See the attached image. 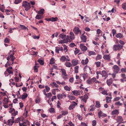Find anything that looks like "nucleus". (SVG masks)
I'll return each mask as SVG.
<instances>
[{"label":"nucleus","mask_w":126,"mask_h":126,"mask_svg":"<svg viewBox=\"0 0 126 126\" xmlns=\"http://www.w3.org/2000/svg\"><path fill=\"white\" fill-rule=\"evenodd\" d=\"M22 6L23 8H24L25 10L27 11L29 10L31 8L30 3L27 1H24L23 2Z\"/></svg>","instance_id":"nucleus-1"},{"label":"nucleus","mask_w":126,"mask_h":126,"mask_svg":"<svg viewBox=\"0 0 126 126\" xmlns=\"http://www.w3.org/2000/svg\"><path fill=\"white\" fill-rule=\"evenodd\" d=\"M123 46L120 45L119 43H117V45H115L113 47V49L114 51L120 50L123 48Z\"/></svg>","instance_id":"nucleus-2"},{"label":"nucleus","mask_w":126,"mask_h":126,"mask_svg":"<svg viewBox=\"0 0 126 126\" xmlns=\"http://www.w3.org/2000/svg\"><path fill=\"white\" fill-rule=\"evenodd\" d=\"M73 31L76 34L78 35L79 33H80V34H81V31L80 30L79 28L78 27H75Z\"/></svg>","instance_id":"nucleus-3"},{"label":"nucleus","mask_w":126,"mask_h":126,"mask_svg":"<svg viewBox=\"0 0 126 126\" xmlns=\"http://www.w3.org/2000/svg\"><path fill=\"white\" fill-rule=\"evenodd\" d=\"M19 126H28L30 125V123L28 120H26L23 121L22 123L19 122Z\"/></svg>","instance_id":"nucleus-4"},{"label":"nucleus","mask_w":126,"mask_h":126,"mask_svg":"<svg viewBox=\"0 0 126 126\" xmlns=\"http://www.w3.org/2000/svg\"><path fill=\"white\" fill-rule=\"evenodd\" d=\"M113 72L117 74L120 71V68L118 66L116 65H114L113 67Z\"/></svg>","instance_id":"nucleus-5"},{"label":"nucleus","mask_w":126,"mask_h":126,"mask_svg":"<svg viewBox=\"0 0 126 126\" xmlns=\"http://www.w3.org/2000/svg\"><path fill=\"white\" fill-rule=\"evenodd\" d=\"M57 98L59 100L61 99H63L64 98H65L66 96V94L63 93L62 94H58L57 95Z\"/></svg>","instance_id":"nucleus-6"},{"label":"nucleus","mask_w":126,"mask_h":126,"mask_svg":"<svg viewBox=\"0 0 126 126\" xmlns=\"http://www.w3.org/2000/svg\"><path fill=\"white\" fill-rule=\"evenodd\" d=\"M10 110L9 111V112L11 113L12 115L15 116L17 115L18 111H15L14 109L10 108Z\"/></svg>","instance_id":"nucleus-7"},{"label":"nucleus","mask_w":126,"mask_h":126,"mask_svg":"<svg viewBox=\"0 0 126 126\" xmlns=\"http://www.w3.org/2000/svg\"><path fill=\"white\" fill-rule=\"evenodd\" d=\"M96 78L94 77H93L91 79H88L87 81V83L89 84H93L95 81Z\"/></svg>","instance_id":"nucleus-8"},{"label":"nucleus","mask_w":126,"mask_h":126,"mask_svg":"<svg viewBox=\"0 0 126 126\" xmlns=\"http://www.w3.org/2000/svg\"><path fill=\"white\" fill-rule=\"evenodd\" d=\"M84 70L85 72H86V73H90L91 70V69L90 67L87 65H85L84 66Z\"/></svg>","instance_id":"nucleus-9"},{"label":"nucleus","mask_w":126,"mask_h":126,"mask_svg":"<svg viewBox=\"0 0 126 126\" xmlns=\"http://www.w3.org/2000/svg\"><path fill=\"white\" fill-rule=\"evenodd\" d=\"M79 47L82 51H85L87 49V47L84 46L83 44H80Z\"/></svg>","instance_id":"nucleus-10"},{"label":"nucleus","mask_w":126,"mask_h":126,"mask_svg":"<svg viewBox=\"0 0 126 126\" xmlns=\"http://www.w3.org/2000/svg\"><path fill=\"white\" fill-rule=\"evenodd\" d=\"M4 123L6 124L7 125L11 126L14 123V120H12V119H10L7 122H5Z\"/></svg>","instance_id":"nucleus-11"},{"label":"nucleus","mask_w":126,"mask_h":126,"mask_svg":"<svg viewBox=\"0 0 126 126\" xmlns=\"http://www.w3.org/2000/svg\"><path fill=\"white\" fill-rule=\"evenodd\" d=\"M55 52L58 53H59V51H62V52L63 51V49L62 47H55Z\"/></svg>","instance_id":"nucleus-12"},{"label":"nucleus","mask_w":126,"mask_h":126,"mask_svg":"<svg viewBox=\"0 0 126 126\" xmlns=\"http://www.w3.org/2000/svg\"><path fill=\"white\" fill-rule=\"evenodd\" d=\"M72 103L73 104L70 105L69 107V109L70 110L73 109L77 104V103L74 101H73Z\"/></svg>","instance_id":"nucleus-13"},{"label":"nucleus","mask_w":126,"mask_h":126,"mask_svg":"<svg viewBox=\"0 0 126 126\" xmlns=\"http://www.w3.org/2000/svg\"><path fill=\"white\" fill-rule=\"evenodd\" d=\"M81 41L83 43H86L87 41V38L86 36L82 34L80 37Z\"/></svg>","instance_id":"nucleus-14"},{"label":"nucleus","mask_w":126,"mask_h":126,"mask_svg":"<svg viewBox=\"0 0 126 126\" xmlns=\"http://www.w3.org/2000/svg\"><path fill=\"white\" fill-rule=\"evenodd\" d=\"M89 62V60L88 58H86L85 60H82L81 61V64L83 65L87 64Z\"/></svg>","instance_id":"nucleus-15"},{"label":"nucleus","mask_w":126,"mask_h":126,"mask_svg":"<svg viewBox=\"0 0 126 126\" xmlns=\"http://www.w3.org/2000/svg\"><path fill=\"white\" fill-rule=\"evenodd\" d=\"M66 38L63 39V40L64 43H66L68 42H71V40L69 39V36H67Z\"/></svg>","instance_id":"nucleus-16"},{"label":"nucleus","mask_w":126,"mask_h":126,"mask_svg":"<svg viewBox=\"0 0 126 126\" xmlns=\"http://www.w3.org/2000/svg\"><path fill=\"white\" fill-rule=\"evenodd\" d=\"M101 75L102 76V77H105L104 79H106L108 77V75L107 72L104 70L102 71L101 72Z\"/></svg>","instance_id":"nucleus-17"},{"label":"nucleus","mask_w":126,"mask_h":126,"mask_svg":"<svg viewBox=\"0 0 126 126\" xmlns=\"http://www.w3.org/2000/svg\"><path fill=\"white\" fill-rule=\"evenodd\" d=\"M69 37V39L71 41V40L74 39L75 36L74 33L72 32H70V36Z\"/></svg>","instance_id":"nucleus-18"},{"label":"nucleus","mask_w":126,"mask_h":126,"mask_svg":"<svg viewBox=\"0 0 126 126\" xmlns=\"http://www.w3.org/2000/svg\"><path fill=\"white\" fill-rule=\"evenodd\" d=\"M103 58L105 60H107L108 61H110V57L109 55H104L103 57Z\"/></svg>","instance_id":"nucleus-19"},{"label":"nucleus","mask_w":126,"mask_h":126,"mask_svg":"<svg viewBox=\"0 0 126 126\" xmlns=\"http://www.w3.org/2000/svg\"><path fill=\"white\" fill-rule=\"evenodd\" d=\"M113 82V80L111 78H110L109 79L107 80V83L108 85L110 86V85L112 84Z\"/></svg>","instance_id":"nucleus-20"},{"label":"nucleus","mask_w":126,"mask_h":126,"mask_svg":"<svg viewBox=\"0 0 126 126\" xmlns=\"http://www.w3.org/2000/svg\"><path fill=\"white\" fill-rule=\"evenodd\" d=\"M78 60L73 59L72 61V63L73 66H75L78 64Z\"/></svg>","instance_id":"nucleus-21"},{"label":"nucleus","mask_w":126,"mask_h":126,"mask_svg":"<svg viewBox=\"0 0 126 126\" xmlns=\"http://www.w3.org/2000/svg\"><path fill=\"white\" fill-rule=\"evenodd\" d=\"M119 113V110H115L111 112V115H118Z\"/></svg>","instance_id":"nucleus-22"},{"label":"nucleus","mask_w":126,"mask_h":126,"mask_svg":"<svg viewBox=\"0 0 126 126\" xmlns=\"http://www.w3.org/2000/svg\"><path fill=\"white\" fill-rule=\"evenodd\" d=\"M60 38H61L62 39L65 38L67 37L66 34H65L64 33H63L60 34L59 35Z\"/></svg>","instance_id":"nucleus-23"},{"label":"nucleus","mask_w":126,"mask_h":126,"mask_svg":"<svg viewBox=\"0 0 126 126\" xmlns=\"http://www.w3.org/2000/svg\"><path fill=\"white\" fill-rule=\"evenodd\" d=\"M60 60L63 62H67L66 57L64 55L62 56L60 58Z\"/></svg>","instance_id":"nucleus-24"},{"label":"nucleus","mask_w":126,"mask_h":126,"mask_svg":"<svg viewBox=\"0 0 126 126\" xmlns=\"http://www.w3.org/2000/svg\"><path fill=\"white\" fill-rule=\"evenodd\" d=\"M39 67L38 64H37L36 63H35V65L34 67V71L36 72H37L38 71V68Z\"/></svg>","instance_id":"nucleus-25"},{"label":"nucleus","mask_w":126,"mask_h":126,"mask_svg":"<svg viewBox=\"0 0 126 126\" xmlns=\"http://www.w3.org/2000/svg\"><path fill=\"white\" fill-rule=\"evenodd\" d=\"M72 93L74 95L76 96H78L80 95L79 92L77 90H74L72 91Z\"/></svg>","instance_id":"nucleus-26"},{"label":"nucleus","mask_w":126,"mask_h":126,"mask_svg":"<svg viewBox=\"0 0 126 126\" xmlns=\"http://www.w3.org/2000/svg\"><path fill=\"white\" fill-rule=\"evenodd\" d=\"M50 85L53 87L58 88L59 87V85L55 82H53L52 83H50Z\"/></svg>","instance_id":"nucleus-27"},{"label":"nucleus","mask_w":126,"mask_h":126,"mask_svg":"<svg viewBox=\"0 0 126 126\" xmlns=\"http://www.w3.org/2000/svg\"><path fill=\"white\" fill-rule=\"evenodd\" d=\"M28 95L26 93H24L22 95V96L21 97L22 100H24L26 98Z\"/></svg>","instance_id":"nucleus-28"},{"label":"nucleus","mask_w":126,"mask_h":126,"mask_svg":"<svg viewBox=\"0 0 126 126\" xmlns=\"http://www.w3.org/2000/svg\"><path fill=\"white\" fill-rule=\"evenodd\" d=\"M44 17V16L42 15H37L35 17V18L36 19H40Z\"/></svg>","instance_id":"nucleus-29"},{"label":"nucleus","mask_w":126,"mask_h":126,"mask_svg":"<svg viewBox=\"0 0 126 126\" xmlns=\"http://www.w3.org/2000/svg\"><path fill=\"white\" fill-rule=\"evenodd\" d=\"M12 69V68L11 67H10L9 68H8L6 69V71H7L8 73L9 74L13 73V72H12V70H11Z\"/></svg>","instance_id":"nucleus-30"},{"label":"nucleus","mask_w":126,"mask_h":126,"mask_svg":"<svg viewBox=\"0 0 126 126\" xmlns=\"http://www.w3.org/2000/svg\"><path fill=\"white\" fill-rule=\"evenodd\" d=\"M96 54L93 51H90L88 53V55L90 56L92 55H95Z\"/></svg>","instance_id":"nucleus-31"},{"label":"nucleus","mask_w":126,"mask_h":126,"mask_svg":"<svg viewBox=\"0 0 126 126\" xmlns=\"http://www.w3.org/2000/svg\"><path fill=\"white\" fill-rule=\"evenodd\" d=\"M9 101L8 100V99L5 97L3 100V104H8V103Z\"/></svg>","instance_id":"nucleus-32"},{"label":"nucleus","mask_w":126,"mask_h":126,"mask_svg":"<svg viewBox=\"0 0 126 126\" xmlns=\"http://www.w3.org/2000/svg\"><path fill=\"white\" fill-rule=\"evenodd\" d=\"M64 65L68 67H70L72 65V64L70 62H66L64 63Z\"/></svg>","instance_id":"nucleus-33"},{"label":"nucleus","mask_w":126,"mask_h":126,"mask_svg":"<svg viewBox=\"0 0 126 126\" xmlns=\"http://www.w3.org/2000/svg\"><path fill=\"white\" fill-rule=\"evenodd\" d=\"M14 54V53L13 52V54H11L10 55V56L11 58V60L12 62H13L14 60L15 59V57L13 56Z\"/></svg>","instance_id":"nucleus-34"},{"label":"nucleus","mask_w":126,"mask_h":126,"mask_svg":"<svg viewBox=\"0 0 126 126\" xmlns=\"http://www.w3.org/2000/svg\"><path fill=\"white\" fill-rule=\"evenodd\" d=\"M116 37L117 38H123L124 36L121 33H119L116 35Z\"/></svg>","instance_id":"nucleus-35"},{"label":"nucleus","mask_w":126,"mask_h":126,"mask_svg":"<svg viewBox=\"0 0 126 126\" xmlns=\"http://www.w3.org/2000/svg\"><path fill=\"white\" fill-rule=\"evenodd\" d=\"M111 98L109 97L108 96L106 97V102L107 103L110 102L111 101Z\"/></svg>","instance_id":"nucleus-36"},{"label":"nucleus","mask_w":126,"mask_h":126,"mask_svg":"<svg viewBox=\"0 0 126 126\" xmlns=\"http://www.w3.org/2000/svg\"><path fill=\"white\" fill-rule=\"evenodd\" d=\"M44 10L43 9H40L37 13L38 14H40L43 15L44 14Z\"/></svg>","instance_id":"nucleus-37"},{"label":"nucleus","mask_w":126,"mask_h":126,"mask_svg":"<svg viewBox=\"0 0 126 126\" xmlns=\"http://www.w3.org/2000/svg\"><path fill=\"white\" fill-rule=\"evenodd\" d=\"M96 104L95 107L97 108H99L100 107V102L99 101H96L95 102Z\"/></svg>","instance_id":"nucleus-38"},{"label":"nucleus","mask_w":126,"mask_h":126,"mask_svg":"<svg viewBox=\"0 0 126 126\" xmlns=\"http://www.w3.org/2000/svg\"><path fill=\"white\" fill-rule=\"evenodd\" d=\"M79 69V66H76L74 67V72L75 73H78V70Z\"/></svg>","instance_id":"nucleus-39"},{"label":"nucleus","mask_w":126,"mask_h":126,"mask_svg":"<svg viewBox=\"0 0 126 126\" xmlns=\"http://www.w3.org/2000/svg\"><path fill=\"white\" fill-rule=\"evenodd\" d=\"M115 104L116 106H121L122 105V103H121L120 101L116 102Z\"/></svg>","instance_id":"nucleus-40"},{"label":"nucleus","mask_w":126,"mask_h":126,"mask_svg":"<svg viewBox=\"0 0 126 126\" xmlns=\"http://www.w3.org/2000/svg\"><path fill=\"white\" fill-rule=\"evenodd\" d=\"M58 19L57 17H51V21L52 22H54L58 21Z\"/></svg>","instance_id":"nucleus-41"},{"label":"nucleus","mask_w":126,"mask_h":126,"mask_svg":"<svg viewBox=\"0 0 126 126\" xmlns=\"http://www.w3.org/2000/svg\"><path fill=\"white\" fill-rule=\"evenodd\" d=\"M62 73V74L65 76H67V75H66V71L65 69H62L61 70Z\"/></svg>","instance_id":"nucleus-42"},{"label":"nucleus","mask_w":126,"mask_h":126,"mask_svg":"<svg viewBox=\"0 0 126 126\" xmlns=\"http://www.w3.org/2000/svg\"><path fill=\"white\" fill-rule=\"evenodd\" d=\"M64 90L67 91H69L71 90V88L70 87H68L66 85L64 86Z\"/></svg>","instance_id":"nucleus-43"},{"label":"nucleus","mask_w":126,"mask_h":126,"mask_svg":"<svg viewBox=\"0 0 126 126\" xmlns=\"http://www.w3.org/2000/svg\"><path fill=\"white\" fill-rule=\"evenodd\" d=\"M68 113V112L67 111H61V113L62 115H67Z\"/></svg>","instance_id":"nucleus-44"},{"label":"nucleus","mask_w":126,"mask_h":126,"mask_svg":"<svg viewBox=\"0 0 126 126\" xmlns=\"http://www.w3.org/2000/svg\"><path fill=\"white\" fill-rule=\"evenodd\" d=\"M102 56L100 55H98L95 58V60H98L101 59Z\"/></svg>","instance_id":"nucleus-45"},{"label":"nucleus","mask_w":126,"mask_h":126,"mask_svg":"<svg viewBox=\"0 0 126 126\" xmlns=\"http://www.w3.org/2000/svg\"><path fill=\"white\" fill-rule=\"evenodd\" d=\"M20 26L22 29L24 30L27 29L28 30V28L24 25H20Z\"/></svg>","instance_id":"nucleus-46"},{"label":"nucleus","mask_w":126,"mask_h":126,"mask_svg":"<svg viewBox=\"0 0 126 126\" xmlns=\"http://www.w3.org/2000/svg\"><path fill=\"white\" fill-rule=\"evenodd\" d=\"M38 61L41 65H43L44 63V61L40 59H38Z\"/></svg>","instance_id":"nucleus-47"},{"label":"nucleus","mask_w":126,"mask_h":126,"mask_svg":"<svg viewBox=\"0 0 126 126\" xmlns=\"http://www.w3.org/2000/svg\"><path fill=\"white\" fill-rule=\"evenodd\" d=\"M87 73H84L82 74V77L83 78V79L84 80H85V79L87 78Z\"/></svg>","instance_id":"nucleus-48"},{"label":"nucleus","mask_w":126,"mask_h":126,"mask_svg":"<svg viewBox=\"0 0 126 126\" xmlns=\"http://www.w3.org/2000/svg\"><path fill=\"white\" fill-rule=\"evenodd\" d=\"M57 83L59 84H62L63 85H65V82L64 81H63L61 83L60 82L58 81H57L56 82Z\"/></svg>","instance_id":"nucleus-49"},{"label":"nucleus","mask_w":126,"mask_h":126,"mask_svg":"<svg viewBox=\"0 0 126 126\" xmlns=\"http://www.w3.org/2000/svg\"><path fill=\"white\" fill-rule=\"evenodd\" d=\"M122 8L123 9L126 10V2L122 4Z\"/></svg>","instance_id":"nucleus-50"},{"label":"nucleus","mask_w":126,"mask_h":126,"mask_svg":"<svg viewBox=\"0 0 126 126\" xmlns=\"http://www.w3.org/2000/svg\"><path fill=\"white\" fill-rule=\"evenodd\" d=\"M100 93L104 95L106 94L107 95H108V94L107 93V91L106 90L102 91Z\"/></svg>","instance_id":"nucleus-51"},{"label":"nucleus","mask_w":126,"mask_h":126,"mask_svg":"<svg viewBox=\"0 0 126 126\" xmlns=\"http://www.w3.org/2000/svg\"><path fill=\"white\" fill-rule=\"evenodd\" d=\"M121 72L122 73H126V68H122L121 70Z\"/></svg>","instance_id":"nucleus-52"},{"label":"nucleus","mask_w":126,"mask_h":126,"mask_svg":"<svg viewBox=\"0 0 126 126\" xmlns=\"http://www.w3.org/2000/svg\"><path fill=\"white\" fill-rule=\"evenodd\" d=\"M45 88L47 92H48L50 90V88L48 85H46L45 86Z\"/></svg>","instance_id":"nucleus-53"},{"label":"nucleus","mask_w":126,"mask_h":126,"mask_svg":"<svg viewBox=\"0 0 126 126\" xmlns=\"http://www.w3.org/2000/svg\"><path fill=\"white\" fill-rule=\"evenodd\" d=\"M20 119L19 118H17L15 121L14 120V123H16L20 121Z\"/></svg>","instance_id":"nucleus-54"},{"label":"nucleus","mask_w":126,"mask_h":126,"mask_svg":"<svg viewBox=\"0 0 126 126\" xmlns=\"http://www.w3.org/2000/svg\"><path fill=\"white\" fill-rule=\"evenodd\" d=\"M79 50L77 49V48H75V50L74 52L75 54L76 55L78 54L79 52Z\"/></svg>","instance_id":"nucleus-55"},{"label":"nucleus","mask_w":126,"mask_h":126,"mask_svg":"<svg viewBox=\"0 0 126 126\" xmlns=\"http://www.w3.org/2000/svg\"><path fill=\"white\" fill-rule=\"evenodd\" d=\"M95 63L96 66L97 67H99L100 66L101 63L100 62H95Z\"/></svg>","instance_id":"nucleus-56"},{"label":"nucleus","mask_w":126,"mask_h":126,"mask_svg":"<svg viewBox=\"0 0 126 126\" xmlns=\"http://www.w3.org/2000/svg\"><path fill=\"white\" fill-rule=\"evenodd\" d=\"M51 93L50 92L48 93L47 94L46 96V97L48 98H50L52 96Z\"/></svg>","instance_id":"nucleus-57"},{"label":"nucleus","mask_w":126,"mask_h":126,"mask_svg":"<svg viewBox=\"0 0 126 126\" xmlns=\"http://www.w3.org/2000/svg\"><path fill=\"white\" fill-rule=\"evenodd\" d=\"M54 60V58H51L50 60L49 63L51 64H53Z\"/></svg>","instance_id":"nucleus-58"},{"label":"nucleus","mask_w":126,"mask_h":126,"mask_svg":"<svg viewBox=\"0 0 126 126\" xmlns=\"http://www.w3.org/2000/svg\"><path fill=\"white\" fill-rule=\"evenodd\" d=\"M63 47H64V50L65 51V52H67L68 50L67 48V46L64 45H63Z\"/></svg>","instance_id":"nucleus-59"},{"label":"nucleus","mask_w":126,"mask_h":126,"mask_svg":"<svg viewBox=\"0 0 126 126\" xmlns=\"http://www.w3.org/2000/svg\"><path fill=\"white\" fill-rule=\"evenodd\" d=\"M69 99L71 100H74L75 99V97L73 95H70L69 97Z\"/></svg>","instance_id":"nucleus-60"},{"label":"nucleus","mask_w":126,"mask_h":126,"mask_svg":"<svg viewBox=\"0 0 126 126\" xmlns=\"http://www.w3.org/2000/svg\"><path fill=\"white\" fill-rule=\"evenodd\" d=\"M21 0H15L14 3L15 4H17L21 2Z\"/></svg>","instance_id":"nucleus-61"},{"label":"nucleus","mask_w":126,"mask_h":126,"mask_svg":"<svg viewBox=\"0 0 126 126\" xmlns=\"http://www.w3.org/2000/svg\"><path fill=\"white\" fill-rule=\"evenodd\" d=\"M92 125L93 126H95L96 124V121L95 120H93L92 122Z\"/></svg>","instance_id":"nucleus-62"},{"label":"nucleus","mask_w":126,"mask_h":126,"mask_svg":"<svg viewBox=\"0 0 126 126\" xmlns=\"http://www.w3.org/2000/svg\"><path fill=\"white\" fill-rule=\"evenodd\" d=\"M10 42V39H9L8 38H6L4 42L6 43H8Z\"/></svg>","instance_id":"nucleus-63"},{"label":"nucleus","mask_w":126,"mask_h":126,"mask_svg":"<svg viewBox=\"0 0 126 126\" xmlns=\"http://www.w3.org/2000/svg\"><path fill=\"white\" fill-rule=\"evenodd\" d=\"M121 76L122 78L124 79H126V75L125 74L122 73L121 74Z\"/></svg>","instance_id":"nucleus-64"}]
</instances>
